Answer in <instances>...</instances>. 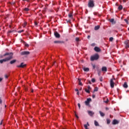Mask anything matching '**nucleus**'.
I'll return each mask as SVG.
<instances>
[{"mask_svg":"<svg viewBox=\"0 0 129 129\" xmlns=\"http://www.w3.org/2000/svg\"><path fill=\"white\" fill-rule=\"evenodd\" d=\"M6 56H9L8 57L5 58L3 59L0 60L1 64H3L4 62H7V61H10V60H12L13 58V52H7L3 55V57H6Z\"/></svg>","mask_w":129,"mask_h":129,"instance_id":"obj_1","label":"nucleus"},{"mask_svg":"<svg viewBox=\"0 0 129 129\" xmlns=\"http://www.w3.org/2000/svg\"><path fill=\"white\" fill-rule=\"evenodd\" d=\"M99 59V55L98 54L96 53L93 56H91L90 57V60L91 61H95L96 60H98Z\"/></svg>","mask_w":129,"mask_h":129,"instance_id":"obj_2","label":"nucleus"},{"mask_svg":"<svg viewBox=\"0 0 129 129\" xmlns=\"http://www.w3.org/2000/svg\"><path fill=\"white\" fill-rule=\"evenodd\" d=\"M88 7L89 8H93V7H94V2H93V1H90L88 3Z\"/></svg>","mask_w":129,"mask_h":129,"instance_id":"obj_3","label":"nucleus"},{"mask_svg":"<svg viewBox=\"0 0 129 129\" xmlns=\"http://www.w3.org/2000/svg\"><path fill=\"white\" fill-rule=\"evenodd\" d=\"M27 66L26 64H25L24 62H22L20 65L19 66H17V67L18 68H25Z\"/></svg>","mask_w":129,"mask_h":129,"instance_id":"obj_4","label":"nucleus"},{"mask_svg":"<svg viewBox=\"0 0 129 129\" xmlns=\"http://www.w3.org/2000/svg\"><path fill=\"white\" fill-rule=\"evenodd\" d=\"M30 54V51H22L21 53V55H22V56H24L25 55H29Z\"/></svg>","mask_w":129,"mask_h":129,"instance_id":"obj_5","label":"nucleus"},{"mask_svg":"<svg viewBox=\"0 0 129 129\" xmlns=\"http://www.w3.org/2000/svg\"><path fill=\"white\" fill-rule=\"evenodd\" d=\"M124 44L125 45V49H127L129 48V40H126L124 41Z\"/></svg>","mask_w":129,"mask_h":129,"instance_id":"obj_6","label":"nucleus"},{"mask_svg":"<svg viewBox=\"0 0 129 129\" xmlns=\"http://www.w3.org/2000/svg\"><path fill=\"white\" fill-rule=\"evenodd\" d=\"M91 101V98H88L87 99V100L85 101V103L86 105H89V103Z\"/></svg>","mask_w":129,"mask_h":129,"instance_id":"obj_7","label":"nucleus"},{"mask_svg":"<svg viewBox=\"0 0 129 129\" xmlns=\"http://www.w3.org/2000/svg\"><path fill=\"white\" fill-rule=\"evenodd\" d=\"M110 86L111 88L114 87V82H113V80H112V79L110 80Z\"/></svg>","mask_w":129,"mask_h":129,"instance_id":"obj_8","label":"nucleus"},{"mask_svg":"<svg viewBox=\"0 0 129 129\" xmlns=\"http://www.w3.org/2000/svg\"><path fill=\"white\" fill-rule=\"evenodd\" d=\"M118 123H119V121L116 119H114L112 122V124H118Z\"/></svg>","mask_w":129,"mask_h":129,"instance_id":"obj_9","label":"nucleus"},{"mask_svg":"<svg viewBox=\"0 0 129 129\" xmlns=\"http://www.w3.org/2000/svg\"><path fill=\"white\" fill-rule=\"evenodd\" d=\"M94 51H95L96 52H101V49H100L99 48V47H95V48H94Z\"/></svg>","mask_w":129,"mask_h":129,"instance_id":"obj_10","label":"nucleus"},{"mask_svg":"<svg viewBox=\"0 0 129 129\" xmlns=\"http://www.w3.org/2000/svg\"><path fill=\"white\" fill-rule=\"evenodd\" d=\"M88 113L90 115V116H93L94 114V112H93L92 111H88Z\"/></svg>","mask_w":129,"mask_h":129,"instance_id":"obj_11","label":"nucleus"},{"mask_svg":"<svg viewBox=\"0 0 129 129\" xmlns=\"http://www.w3.org/2000/svg\"><path fill=\"white\" fill-rule=\"evenodd\" d=\"M54 36L56 38H60V34L57 32H54Z\"/></svg>","mask_w":129,"mask_h":129,"instance_id":"obj_12","label":"nucleus"},{"mask_svg":"<svg viewBox=\"0 0 129 129\" xmlns=\"http://www.w3.org/2000/svg\"><path fill=\"white\" fill-rule=\"evenodd\" d=\"M102 71L103 72H106L107 71V68L106 67H103L102 68Z\"/></svg>","mask_w":129,"mask_h":129,"instance_id":"obj_13","label":"nucleus"},{"mask_svg":"<svg viewBox=\"0 0 129 129\" xmlns=\"http://www.w3.org/2000/svg\"><path fill=\"white\" fill-rule=\"evenodd\" d=\"M21 42L22 43H23V44H24V45L25 46V47H29V44L27 43H26V42H25L24 40H21Z\"/></svg>","mask_w":129,"mask_h":129,"instance_id":"obj_14","label":"nucleus"},{"mask_svg":"<svg viewBox=\"0 0 129 129\" xmlns=\"http://www.w3.org/2000/svg\"><path fill=\"white\" fill-rule=\"evenodd\" d=\"M109 21L110 23H112V24H113V25H114V24H115V21H114V19H109Z\"/></svg>","mask_w":129,"mask_h":129,"instance_id":"obj_15","label":"nucleus"},{"mask_svg":"<svg viewBox=\"0 0 129 129\" xmlns=\"http://www.w3.org/2000/svg\"><path fill=\"white\" fill-rule=\"evenodd\" d=\"M16 62H17V59H13V60L10 61V64H15V63H16Z\"/></svg>","mask_w":129,"mask_h":129,"instance_id":"obj_16","label":"nucleus"},{"mask_svg":"<svg viewBox=\"0 0 129 129\" xmlns=\"http://www.w3.org/2000/svg\"><path fill=\"white\" fill-rule=\"evenodd\" d=\"M123 87H124V88H127V83L126 82H124V84L123 85Z\"/></svg>","mask_w":129,"mask_h":129,"instance_id":"obj_17","label":"nucleus"},{"mask_svg":"<svg viewBox=\"0 0 129 129\" xmlns=\"http://www.w3.org/2000/svg\"><path fill=\"white\" fill-rule=\"evenodd\" d=\"M84 71H85V72H88V71H89V68H84L83 69Z\"/></svg>","mask_w":129,"mask_h":129,"instance_id":"obj_18","label":"nucleus"},{"mask_svg":"<svg viewBox=\"0 0 129 129\" xmlns=\"http://www.w3.org/2000/svg\"><path fill=\"white\" fill-rule=\"evenodd\" d=\"M99 113H100L101 116L103 117V116H104V115H105V114H104V113L101 112V111H99Z\"/></svg>","mask_w":129,"mask_h":129,"instance_id":"obj_19","label":"nucleus"},{"mask_svg":"<svg viewBox=\"0 0 129 129\" xmlns=\"http://www.w3.org/2000/svg\"><path fill=\"white\" fill-rule=\"evenodd\" d=\"M94 124L96 126H99V124L98 123V122H97V121L95 120L94 121Z\"/></svg>","mask_w":129,"mask_h":129,"instance_id":"obj_20","label":"nucleus"},{"mask_svg":"<svg viewBox=\"0 0 129 129\" xmlns=\"http://www.w3.org/2000/svg\"><path fill=\"white\" fill-rule=\"evenodd\" d=\"M78 81H79V84L80 85H81V86H83V84L81 82V79H78Z\"/></svg>","mask_w":129,"mask_h":129,"instance_id":"obj_21","label":"nucleus"},{"mask_svg":"<svg viewBox=\"0 0 129 129\" xmlns=\"http://www.w3.org/2000/svg\"><path fill=\"white\" fill-rule=\"evenodd\" d=\"M87 125L89 126V123H88V122L87 123V124H84V127L85 128V129H89Z\"/></svg>","mask_w":129,"mask_h":129,"instance_id":"obj_22","label":"nucleus"},{"mask_svg":"<svg viewBox=\"0 0 129 129\" xmlns=\"http://www.w3.org/2000/svg\"><path fill=\"white\" fill-rule=\"evenodd\" d=\"M122 9H123L122 5H120L118 7V10H119V11H121V10H122Z\"/></svg>","mask_w":129,"mask_h":129,"instance_id":"obj_23","label":"nucleus"},{"mask_svg":"<svg viewBox=\"0 0 129 129\" xmlns=\"http://www.w3.org/2000/svg\"><path fill=\"white\" fill-rule=\"evenodd\" d=\"M99 28H100V26H99V25L96 26L95 27V30L96 31L99 30Z\"/></svg>","mask_w":129,"mask_h":129,"instance_id":"obj_24","label":"nucleus"},{"mask_svg":"<svg viewBox=\"0 0 129 129\" xmlns=\"http://www.w3.org/2000/svg\"><path fill=\"white\" fill-rule=\"evenodd\" d=\"M72 17H73V15L72 14V13H70L69 14V18H72Z\"/></svg>","mask_w":129,"mask_h":129,"instance_id":"obj_25","label":"nucleus"},{"mask_svg":"<svg viewBox=\"0 0 129 129\" xmlns=\"http://www.w3.org/2000/svg\"><path fill=\"white\" fill-rule=\"evenodd\" d=\"M85 91H86V92H87V93H90V90H87V89H85Z\"/></svg>","mask_w":129,"mask_h":129,"instance_id":"obj_26","label":"nucleus"},{"mask_svg":"<svg viewBox=\"0 0 129 129\" xmlns=\"http://www.w3.org/2000/svg\"><path fill=\"white\" fill-rule=\"evenodd\" d=\"M96 91H98V88L97 87L95 88L94 89V92H96Z\"/></svg>","mask_w":129,"mask_h":129,"instance_id":"obj_27","label":"nucleus"},{"mask_svg":"<svg viewBox=\"0 0 129 129\" xmlns=\"http://www.w3.org/2000/svg\"><path fill=\"white\" fill-rule=\"evenodd\" d=\"M26 26H27V22H24L23 24V28H26Z\"/></svg>","mask_w":129,"mask_h":129,"instance_id":"obj_28","label":"nucleus"},{"mask_svg":"<svg viewBox=\"0 0 129 129\" xmlns=\"http://www.w3.org/2000/svg\"><path fill=\"white\" fill-rule=\"evenodd\" d=\"M106 120H107V123L108 124H109V123H110V121H111L109 119H107Z\"/></svg>","mask_w":129,"mask_h":129,"instance_id":"obj_29","label":"nucleus"},{"mask_svg":"<svg viewBox=\"0 0 129 129\" xmlns=\"http://www.w3.org/2000/svg\"><path fill=\"white\" fill-rule=\"evenodd\" d=\"M109 41L110 42H112V41H113V37H110L109 38Z\"/></svg>","mask_w":129,"mask_h":129,"instance_id":"obj_30","label":"nucleus"},{"mask_svg":"<svg viewBox=\"0 0 129 129\" xmlns=\"http://www.w3.org/2000/svg\"><path fill=\"white\" fill-rule=\"evenodd\" d=\"M54 43L55 44H57V43H61V41H54Z\"/></svg>","mask_w":129,"mask_h":129,"instance_id":"obj_31","label":"nucleus"},{"mask_svg":"<svg viewBox=\"0 0 129 129\" xmlns=\"http://www.w3.org/2000/svg\"><path fill=\"white\" fill-rule=\"evenodd\" d=\"M124 21L127 25H128V21L127 20V19H124Z\"/></svg>","mask_w":129,"mask_h":129,"instance_id":"obj_32","label":"nucleus"},{"mask_svg":"<svg viewBox=\"0 0 129 129\" xmlns=\"http://www.w3.org/2000/svg\"><path fill=\"white\" fill-rule=\"evenodd\" d=\"M24 30H20V31H18V33L21 34V33H23V32H24Z\"/></svg>","mask_w":129,"mask_h":129,"instance_id":"obj_33","label":"nucleus"},{"mask_svg":"<svg viewBox=\"0 0 129 129\" xmlns=\"http://www.w3.org/2000/svg\"><path fill=\"white\" fill-rule=\"evenodd\" d=\"M91 81L93 83H94V82H95V79L94 78L92 79Z\"/></svg>","mask_w":129,"mask_h":129,"instance_id":"obj_34","label":"nucleus"},{"mask_svg":"<svg viewBox=\"0 0 129 129\" xmlns=\"http://www.w3.org/2000/svg\"><path fill=\"white\" fill-rule=\"evenodd\" d=\"M29 8H25L24 9V11H25V12H29Z\"/></svg>","mask_w":129,"mask_h":129,"instance_id":"obj_35","label":"nucleus"},{"mask_svg":"<svg viewBox=\"0 0 129 129\" xmlns=\"http://www.w3.org/2000/svg\"><path fill=\"white\" fill-rule=\"evenodd\" d=\"M75 115L76 117H77V118H79V117L76 114V112H75Z\"/></svg>","mask_w":129,"mask_h":129,"instance_id":"obj_36","label":"nucleus"},{"mask_svg":"<svg viewBox=\"0 0 129 129\" xmlns=\"http://www.w3.org/2000/svg\"><path fill=\"white\" fill-rule=\"evenodd\" d=\"M5 78H6V79H8V78H9V76H8V75H5Z\"/></svg>","mask_w":129,"mask_h":129,"instance_id":"obj_37","label":"nucleus"},{"mask_svg":"<svg viewBox=\"0 0 129 129\" xmlns=\"http://www.w3.org/2000/svg\"><path fill=\"white\" fill-rule=\"evenodd\" d=\"M76 41L77 42H79V38L76 37Z\"/></svg>","mask_w":129,"mask_h":129,"instance_id":"obj_38","label":"nucleus"},{"mask_svg":"<svg viewBox=\"0 0 129 129\" xmlns=\"http://www.w3.org/2000/svg\"><path fill=\"white\" fill-rule=\"evenodd\" d=\"M3 103V100H2V98H0V104H2Z\"/></svg>","mask_w":129,"mask_h":129,"instance_id":"obj_39","label":"nucleus"},{"mask_svg":"<svg viewBox=\"0 0 129 129\" xmlns=\"http://www.w3.org/2000/svg\"><path fill=\"white\" fill-rule=\"evenodd\" d=\"M108 101H109V100H108V99H107V100L106 101H105V103H108Z\"/></svg>","mask_w":129,"mask_h":129,"instance_id":"obj_40","label":"nucleus"},{"mask_svg":"<svg viewBox=\"0 0 129 129\" xmlns=\"http://www.w3.org/2000/svg\"><path fill=\"white\" fill-rule=\"evenodd\" d=\"M78 106L79 109H80V107H81L80 103H78Z\"/></svg>","mask_w":129,"mask_h":129,"instance_id":"obj_41","label":"nucleus"},{"mask_svg":"<svg viewBox=\"0 0 129 129\" xmlns=\"http://www.w3.org/2000/svg\"><path fill=\"white\" fill-rule=\"evenodd\" d=\"M90 89H91V88L90 87V86H88V90H90Z\"/></svg>","mask_w":129,"mask_h":129,"instance_id":"obj_42","label":"nucleus"},{"mask_svg":"<svg viewBox=\"0 0 129 129\" xmlns=\"http://www.w3.org/2000/svg\"><path fill=\"white\" fill-rule=\"evenodd\" d=\"M14 32V30H10L8 31V33H13Z\"/></svg>","mask_w":129,"mask_h":129,"instance_id":"obj_43","label":"nucleus"},{"mask_svg":"<svg viewBox=\"0 0 129 129\" xmlns=\"http://www.w3.org/2000/svg\"><path fill=\"white\" fill-rule=\"evenodd\" d=\"M91 46H92V47H94V46H95V43H92Z\"/></svg>","mask_w":129,"mask_h":129,"instance_id":"obj_44","label":"nucleus"},{"mask_svg":"<svg viewBox=\"0 0 129 129\" xmlns=\"http://www.w3.org/2000/svg\"><path fill=\"white\" fill-rule=\"evenodd\" d=\"M93 69H95V64H92Z\"/></svg>","mask_w":129,"mask_h":129,"instance_id":"obj_45","label":"nucleus"},{"mask_svg":"<svg viewBox=\"0 0 129 129\" xmlns=\"http://www.w3.org/2000/svg\"><path fill=\"white\" fill-rule=\"evenodd\" d=\"M23 2H25V1H26V2H30V0H22Z\"/></svg>","mask_w":129,"mask_h":129,"instance_id":"obj_46","label":"nucleus"},{"mask_svg":"<svg viewBox=\"0 0 129 129\" xmlns=\"http://www.w3.org/2000/svg\"><path fill=\"white\" fill-rule=\"evenodd\" d=\"M75 91H76L77 92H78V91H79V90H78V89H76Z\"/></svg>","mask_w":129,"mask_h":129,"instance_id":"obj_47","label":"nucleus"},{"mask_svg":"<svg viewBox=\"0 0 129 129\" xmlns=\"http://www.w3.org/2000/svg\"><path fill=\"white\" fill-rule=\"evenodd\" d=\"M93 98H95V95H93L92 96Z\"/></svg>","mask_w":129,"mask_h":129,"instance_id":"obj_48","label":"nucleus"},{"mask_svg":"<svg viewBox=\"0 0 129 129\" xmlns=\"http://www.w3.org/2000/svg\"><path fill=\"white\" fill-rule=\"evenodd\" d=\"M35 26H37L38 25V23L37 22H35Z\"/></svg>","mask_w":129,"mask_h":129,"instance_id":"obj_49","label":"nucleus"},{"mask_svg":"<svg viewBox=\"0 0 129 129\" xmlns=\"http://www.w3.org/2000/svg\"><path fill=\"white\" fill-rule=\"evenodd\" d=\"M2 80H3V78H0V82H2Z\"/></svg>","mask_w":129,"mask_h":129,"instance_id":"obj_50","label":"nucleus"},{"mask_svg":"<svg viewBox=\"0 0 129 129\" xmlns=\"http://www.w3.org/2000/svg\"><path fill=\"white\" fill-rule=\"evenodd\" d=\"M87 38L88 39H90V35L88 36Z\"/></svg>","mask_w":129,"mask_h":129,"instance_id":"obj_51","label":"nucleus"},{"mask_svg":"<svg viewBox=\"0 0 129 129\" xmlns=\"http://www.w3.org/2000/svg\"><path fill=\"white\" fill-rule=\"evenodd\" d=\"M77 95H79V91L77 92Z\"/></svg>","mask_w":129,"mask_h":129,"instance_id":"obj_52","label":"nucleus"},{"mask_svg":"<svg viewBox=\"0 0 129 129\" xmlns=\"http://www.w3.org/2000/svg\"><path fill=\"white\" fill-rule=\"evenodd\" d=\"M1 125H2V124H3V120H2L1 123H0Z\"/></svg>","mask_w":129,"mask_h":129,"instance_id":"obj_53","label":"nucleus"},{"mask_svg":"<svg viewBox=\"0 0 129 129\" xmlns=\"http://www.w3.org/2000/svg\"><path fill=\"white\" fill-rule=\"evenodd\" d=\"M94 15H97V13L95 12V13H94Z\"/></svg>","mask_w":129,"mask_h":129,"instance_id":"obj_54","label":"nucleus"},{"mask_svg":"<svg viewBox=\"0 0 129 129\" xmlns=\"http://www.w3.org/2000/svg\"><path fill=\"white\" fill-rule=\"evenodd\" d=\"M100 81L101 82V81H102V78H100Z\"/></svg>","mask_w":129,"mask_h":129,"instance_id":"obj_55","label":"nucleus"},{"mask_svg":"<svg viewBox=\"0 0 129 129\" xmlns=\"http://www.w3.org/2000/svg\"><path fill=\"white\" fill-rule=\"evenodd\" d=\"M31 92H34V90L32 89V90H31Z\"/></svg>","mask_w":129,"mask_h":129,"instance_id":"obj_56","label":"nucleus"},{"mask_svg":"<svg viewBox=\"0 0 129 129\" xmlns=\"http://www.w3.org/2000/svg\"><path fill=\"white\" fill-rule=\"evenodd\" d=\"M15 4H16L15 2L13 3V5H15Z\"/></svg>","mask_w":129,"mask_h":129,"instance_id":"obj_57","label":"nucleus"},{"mask_svg":"<svg viewBox=\"0 0 129 129\" xmlns=\"http://www.w3.org/2000/svg\"><path fill=\"white\" fill-rule=\"evenodd\" d=\"M90 84H91V82L89 81Z\"/></svg>","mask_w":129,"mask_h":129,"instance_id":"obj_58","label":"nucleus"},{"mask_svg":"<svg viewBox=\"0 0 129 129\" xmlns=\"http://www.w3.org/2000/svg\"><path fill=\"white\" fill-rule=\"evenodd\" d=\"M82 89V88H81V89H80V90H81Z\"/></svg>","mask_w":129,"mask_h":129,"instance_id":"obj_59","label":"nucleus"},{"mask_svg":"<svg viewBox=\"0 0 129 129\" xmlns=\"http://www.w3.org/2000/svg\"><path fill=\"white\" fill-rule=\"evenodd\" d=\"M82 89V88H81V89H80V90H81Z\"/></svg>","mask_w":129,"mask_h":129,"instance_id":"obj_60","label":"nucleus"}]
</instances>
